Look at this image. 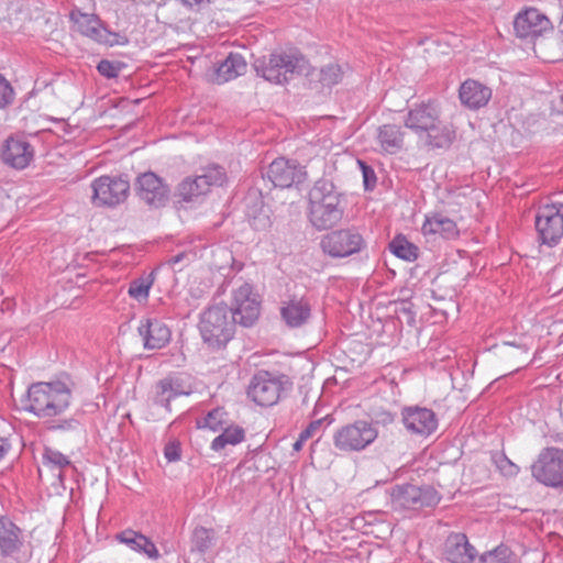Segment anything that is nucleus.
Masks as SVG:
<instances>
[{
    "mask_svg": "<svg viewBox=\"0 0 563 563\" xmlns=\"http://www.w3.org/2000/svg\"><path fill=\"white\" fill-rule=\"evenodd\" d=\"M261 300L250 283H242L232 291V305L218 303L200 316L199 330L203 342L211 350L224 347L233 338L235 324L252 327L258 319Z\"/></svg>",
    "mask_w": 563,
    "mask_h": 563,
    "instance_id": "obj_1",
    "label": "nucleus"
},
{
    "mask_svg": "<svg viewBox=\"0 0 563 563\" xmlns=\"http://www.w3.org/2000/svg\"><path fill=\"white\" fill-rule=\"evenodd\" d=\"M73 388L69 378L33 383L27 388L23 408L43 421L52 420L69 408Z\"/></svg>",
    "mask_w": 563,
    "mask_h": 563,
    "instance_id": "obj_2",
    "label": "nucleus"
},
{
    "mask_svg": "<svg viewBox=\"0 0 563 563\" xmlns=\"http://www.w3.org/2000/svg\"><path fill=\"white\" fill-rule=\"evenodd\" d=\"M308 201V219L319 231L333 228L344 216L342 195L329 179L321 178L314 183Z\"/></svg>",
    "mask_w": 563,
    "mask_h": 563,
    "instance_id": "obj_3",
    "label": "nucleus"
},
{
    "mask_svg": "<svg viewBox=\"0 0 563 563\" xmlns=\"http://www.w3.org/2000/svg\"><path fill=\"white\" fill-rule=\"evenodd\" d=\"M256 74L275 85H284L296 75H310V64L298 49L276 51L253 64Z\"/></svg>",
    "mask_w": 563,
    "mask_h": 563,
    "instance_id": "obj_4",
    "label": "nucleus"
},
{
    "mask_svg": "<svg viewBox=\"0 0 563 563\" xmlns=\"http://www.w3.org/2000/svg\"><path fill=\"white\" fill-rule=\"evenodd\" d=\"M292 379L276 371H257L247 386V397L261 407H272L292 389Z\"/></svg>",
    "mask_w": 563,
    "mask_h": 563,
    "instance_id": "obj_5",
    "label": "nucleus"
},
{
    "mask_svg": "<svg viewBox=\"0 0 563 563\" xmlns=\"http://www.w3.org/2000/svg\"><path fill=\"white\" fill-rule=\"evenodd\" d=\"M33 555L26 531L10 517L0 516V558L5 563H29Z\"/></svg>",
    "mask_w": 563,
    "mask_h": 563,
    "instance_id": "obj_6",
    "label": "nucleus"
},
{
    "mask_svg": "<svg viewBox=\"0 0 563 563\" xmlns=\"http://www.w3.org/2000/svg\"><path fill=\"white\" fill-rule=\"evenodd\" d=\"M389 496L394 511L419 510L424 507H434L440 501L439 493L428 485H396L390 489Z\"/></svg>",
    "mask_w": 563,
    "mask_h": 563,
    "instance_id": "obj_7",
    "label": "nucleus"
},
{
    "mask_svg": "<svg viewBox=\"0 0 563 563\" xmlns=\"http://www.w3.org/2000/svg\"><path fill=\"white\" fill-rule=\"evenodd\" d=\"M377 435L378 430L373 422L357 420L333 433V445L341 452H360L371 445Z\"/></svg>",
    "mask_w": 563,
    "mask_h": 563,
    "instance_id": "obj_8",
    "label": "nucleus"
},
{
    "mask_svg": "<svg viewBox=\"0 0 563 563\" xmlns=\"http://www.w3.org/2000/svg\"><path fill=\"white\" fill-rule=\"evenodd\" d=\"M532 477L548 487L563 488V450L547 446L531 465Z\"/></svg>",
    "mask_w": 563,
    "mask_h": 563,
    "instance_id": "obj_9",
    "label": "nucleus"
},
{
    "mask_svg": "<svg viewBox=\"0 0 563 563\" xmlns=\"http://www.w3.org/2000/svg\"><path fill=\"white\" fill-rule=\"evenodd\" d=\"M91 202L96 207H115L124 202L130 194V181L125 176L103 175L91 183Z\"/></svg>",
    "mask_w": 563,
    "mask_h": 563,
    "instance_id": "obj_10",
    "label": "nucleus"
},
{
    "mask_svg": "<svg viewBox=\"0 0 563 563\" xmlns=\"http://www.w3.org/2000/svg\"><path fill=\"white\" fill-rule=\"evenodd\" d=\"M322 251L333 258H343L360 253L366 247L363 235L355 228L334 230L320 242Z\"/></svg>",
    "mask_w": 563,
    "mask_h": 563,
    "instance_id": "obj_11",
    "label": "nucleus"
},
{
    "mask_svg": "<svg viewBox=\"0 0 563 563\" xmlns=\"http://www.w3.org/2000/svg\"><path fill=\"white\" fill-rule=\"evenodd\" d=\"M227 179L223 167L210 165L202 169V174L195 178H186L178 186V196L183 201H197L205 196L212 186H222Z\"/></svg>",
    "mask_w": 563,
    "mask_h": 563,
    "instance_id": "obj_12",
    "label": "nucleus"
},
{
    "mask_svg": "<svg viewBox=\"0 0 563 563\" xmlns=\"http://www.w3.org/2000/svg\"><path fill=\"white\" fill-rule=\"evenodd\" d=\"M536 229L543 244H558L563 236V203L541 207L536 217Z\"/></svg>",
    "mask_w": 563,
    "mask_h": 563,
    "instance_id": "obj_13",
    "label": "nucleus"
},
{
    "mask_svg": "<svg viewBox=\"0 0 563 563\" xmlns=\"http://www.w3.org/2000/svg\"><path fill=\"white\" fill-rule=\"evenodd\" d=\"M265 176L275 187L289 188L302 183L307 172L297 161L277 157L267 167Z\"/></svg>",
    "mask_w": 563,
    "mask_h": 563,
    "instance_id": "obj_14",
    "label": "nucleus"
},
{
    "mask_svg": "<svg viewBox=\"0 0 563 563\" xmlns=\"http://www.w3.org/2000/svg\"><path fill=\"white\" fill-rule=\"evenodd\" d=\"M401 420L406 430L413 435L428 438L438 429V418L432 409L408 406L401 410Z\"/></svg>",
    "mask_w": 563,
    "mask_h": 563,
    "instance_id": "obj_15",
    "label": "nucleus"
},
{
    "mask_svg": "<svg viewBox=\"0 0 563 563\" xmlns=\"http://www.w3.org/2000/svg\"><path fill=\"white\" fill-rule=\"evenodd\" d=\"M189 386L180 375L170 374L156 382L153 386L150 399L154 406L172 412L170 402L177 397L189 395Z\"/></svg>",
    "mask_w": 563,
    "mask_h": 563,
    "instance_id": "obj_16",
    "label": "nucleus"
},
{
    "mask_svg": "<svg viewBox=\"0 0 563 563\" xmlns=\"http://www.w3.org/2000/svg\"><path fill=\"white\" fill-rule=\"evenodd\" d=\"M135 185L140 199L151 207H162L168 200V186L152 172L140 175Z\"/></svg>",
    "mask_w": 563,
    "mask_h": 563,
    "instance_id": "obj_17",
    "label": "nucleus"
},
{
    "mask_svg": "<svg viewBox=\"0 0 563 563\" xmlns=\"http://www.w3.org/2000/svg\"><path fill=\"white\" fill-rule=\"evenodd\" d=\"M312 306L306 296L289 295L280 301V318L288 328L305 325L311 318Z\"/></svg>",
    "mask_w": 563,
    "mask_h": 563,
    "instance_id": "obj_18",
    "label": "nucleus"
},
{
    "mask_svg": "<svg viewBox=\"0 0 563 563\" xmlns=\"http://www.w3.org/2000/svg\"><path fill=\"white\" fill-rule=\"evenodd\" d=\"M139 335L142 339L145 350H161L172 339L169 327L157 318H144L137 327Z\"/></svg>",
    "mask_w": 563,
    "mask_h": 563,
    "instance_id": "obj_19",
    "label": "nucleus"
},
{
    "mask_svg": "<svg viewBox=\"0 0 563 563\" xmlns=\"http://www.w3.org/2000/svg\"><path fill=\"white\" fill-rule=\"evenodd\" d=\"M69 20L76 25L77 31L98 42L110 43V36H117L115 33L110 32L102 23L99 15L95 13L79 12V10H71L69 12Z\"/></svg>",
    "mask_w": 563,
    "mask_h": 563,
    "instance_id": "obj_20",
    "label": "nucleus"
},
{
    "mask_svg": "<svg viewBox=\"0 0 563 563\" xmlns=\"http://www.w3.org/2000/svg\"><path fill=\"white\" fill-rule=\"evenodd\" d=\"M550 27V20L533 8L518 13L514 21L515 33L520 38H534Z\"/></svg>",
    "mask_w": 563,
    "mask_h": 563,
    "instance_id": "obj_21",
    "label": "nucleus"
},
{
    "mask_svg": "<svg viewBox=\"0 0 563 563\" xmlns=\"http://www.w3.org/2000/svg\"><path fill=\"white\" fill-rule=\"evenodd\" d=\"M441 114L434 102H421L411 107L405 118V126L419 136Z\"/></svg>",
    "mask_w": 563,
    "mask_h": 563,
    "instance_id": "obj_22",
    "label": "nucleus"
},
{
    "mask_svg": "<svg viewBox=\"0 0 563 563\" xmlns=\"http://www.w3.org/2000/svg\"><path fill=\"white\" fill-rule=\"evenodd\" d=\"M492 89L475 79H466L459 89L461 103L470 110L484 108L490 100Z\"/></svg>",
    "mask_w": 563,
    "mask_h": 563,
    "instance_id": "obj_23",
    "label": "nucleus"
},
{
    "mask_svg": "<svg viewBox=\"0 0 563 563\" xmlns=\"http://www.w3.org/2000/svg\"><path fill=\"white\" fill-rule=\"evenodd\" d=\"M476 554L464 533H452L444 542L443 555L450 563H472Z\"/></svg>",
    "mask_w": 563,
    "mask_h": 563,
    "instance_id": "obj_24",
    "label": "nucleus"
},
{
    "mask_svg": "<svg viewBox=\"0 0 563 563\" xmlns=\"http://www.w3.org/2000/svg\"><path fill=\"white\" fill-rule=\"evenodd\" d=\"M418 139L429 148H448L455 140V131L452 125L441 119L440 114Z\"/></svg>",
    "mask_w": 563,
    "mask_h": 563,
    "instance_id": "obj_25",
    "label": "nucleus"
},
{
    "mask_svg": "<svg viewBox=\"0 0 563 563\" xmlns=\"http://www.w3.org/2000/svg\"><path fill=\"white\" fill-rule=\"evenodd\" d=\"M33 156V147L22 139L9 137L2 151L3 162L15 169H23L29 166Z\"/></svg>",
    "mask_w": 563,
    "mask_h": 563,
    "instance_id": "obj_26",
    "label": "nucleus"
},
{
    "mask_svg": "<svg viewBox=\"0 0 563 563\" xmlns=\"http://www.w3.org/2000/svg\"><path fill=\"white\" fill-rule=\"evenodd\" d=\"M423 235H439L444 240H454L460 235L455 221L441 213L427 216L422 224Z\"/></svg>",
    "mask_w": 563,
    "mask_h": 563,
    "instance_id": "obj_27",
    "label": "nucleus"
},
{
    "mask_svg": "<svg viewBox=\"0 0 563 563\" xmlns=\"http://www.w3.org/2000/svg\"><path fill=\"white\" fill-rule=\"evenodd\" d=\"M115 539L129 547L131 550L146 554L150 559H157L159 556L154 542L144 534L132 529L121 531L115 536Z\"/></svg>",
    "mask_w": 563,
    "mask_h": 563,
    "instance_id": "obj_28",
    "label": "nucleus"
},
{
    "mask_svg": "<svg viewBox=\"0 0 563 563\" xmlns=\"http://www.w3.org/2000/svg\"><path fill=\"white\" fill-rule=\"evenodd\" d=\"M246 70L245 58L240 53H230L216 70V82H228L244 75Z\"/></svg>",
    "mask_w": 563,
    "mask_h": 563,
    "instance_id": "obj_29",
    "label": "nucleus"
},
{
    "mask_svg": "<svg viewBox=\"0 0 563 563\" xmlns=\"http://www.w3.org/2000/svg\"><path fill=\"white\" fill-rule=\"evenodd\" d=\"M376 139L382 151L396 154L404 146L405 132L400 125L387 123L378 128Z\"/></svg>",
    "mask_w": 563,
    "mask_h": 563,
    "instance_id": "obj_30",
    "label": "nucleus"
},
{
    "mask_svg": "<svg viewBox=\"0 0 563 563\" xmlns=\"http://www.w3.org/2000/svg\"><path fill=\"white\" fill-rule=\"evenodd\" d=\"M42 464L51 472H57L60 482L64 481V470L71 466V462L62 452L49 446H45L42 452Z\"/></svg>",
    "mask_w": 563,
    "mask_h": 563,
    "instance_id": "obj_31",
    "label": "nucleus"
},
{
    "mask_svg": "<svg viewBox=\"0 0 563 563\" xmlns=\"http://www.w3.org/2000/svg\"><path fill=\"white\" fill-rule=\"evenodd\" d=\"M221 431V434L216 437L210 445L211 450L216 452L221 451L227 445H236L245 439V431L239 426L227 427L225 424Z\"/></svg>",
    "mask_w": 563,
    "mask_h": 563,
    "instance_id": "obj_32",
    "label": "nucleus"
},
{
    "mask_svg": "<svg viewBox=\"0 0 563 563\" xmlns=\"http://www.w3.org/2000/svg\"><path fill=\"white\" fill-rule=\"evenodd\" d=\"M155 282V272L143 274L130 282L128 294L137 302H145L148 299L150 290Z\"/></svg>",
    "mask_w": 563,
    "mask_h": 563,
    "instance_id": "obj_33",
    "label": "nucleus"
},
{
    "mask_svg": "<svg viewBox=\"0 0 563 563\" xmlns=\"http://www.w3.org/2000/svg\"><path fill=\"white\" fill-rule=\"evenodd\" d=\"M390 252L398 258L413 262L418 258L419 249L411 242H409L405 235H396L389 243Z\"/></svg>",
    "mask_w": 563,
    "mask_h": 563,
    "instance_id": "obj_34",
    "label": "nucleus"
},
{
    "mask_svg": "<svg viewBox=\"0 0 563 563\" xmlns=\"http://www.w3.org/2000/svg\"><path fill=\"white\" fill-rule=\"evenodd\" d=\"M197 428L218 432L227 424V412L222 408L210 410L205 417L197 419Z\"/></svg>",
    "mask_w": 563,
    "mask_h": 563,
    "instance_id": "obj_35",
    "label": "nucleus"
},
{
    "mask_svg": "<svg viewBox=\"0 0 563 563\" xmlns=\"http://www.w3.org/2000/svg\"><path fill=\"white\" fill-rule=\"evenodd\" d=\"M481 563H519L515 553L505 545H499L492 551L484 553Z\"/></svg>",
    "mask_w": 563,
    "mask_h": 563,
    "instance_id": "obj_36",
    "label": "nucleus"
},
{
    "mask_svg": "<svg viewBox=\"0 0 563 563\" xmlns=\"http://www.w3.org/2000/svg\"><path fill=\"white\" fill-rule=\"evenodd\" d=\"M213 531L203 527L194 530L191 537V551L206 553L213 543Z\"/></svg>",
    "mask_w": 563,
    "mask_h": 563,
    "instance_id": "obj_37",
    "label": "nucleus"
},
{
    "mask_svg": "<svg viewBox=\"0 0 563 563\" xmlns=\"http://www.w3.org/2000/svg\"><path fill=\"white\" fill-rule=\"evenodd\" d=\"M343 70L340 65L331 63L319 71V81L325 87H332L341 81Z\"/></svg>",
    "mask_w": 563,
    "mask_h": 563,
    "instance_id": "obj_38",
    "label": "nucleus"
},
{
    "mask_svg": "<svg viewBox=\"0 0 563 563\" xmlns=\"http://www.w3.org/2000/svg\"><path fill=\"white\" fill-rule=\"evenodd\" d=\"M492 460L504 476L512 477L519 473V467L504 452H495Z\"/></svg>",
    "mask_w": 563,
    "mask_h": 563,
    "instance_id": "obj_39",
    "label": "nucleus"
},
{
    "mask_svg": "<svg viewBox=\"0 0 563 563\" xmlns=\"http://www.w3.org/2000/svg\"><path fill=\"white\" fill-rule=\"evenodd\" d=\"M45 423H47V430L49 431H74L79 427V421L75 418H68V419H59L56 420L55 418H52V420H44Z\"/></svg>",
    "mask_w": 563,
    "mask_h": 563,
    "instance_id": "obj_40",
    "label": "nucleus"
},
{
    "mask_svg": "<svg viewBox=\"0 0 563 563\" xmlns=\"http://www.w3.org/2000/svg\"><path fill=\"white\" fill-rule=\"evenodd\" d=\"M97 69L99 74L106 78H115L121 71V64L118 62L102 59L98 63Z\"/></svg>",
    "mask_w": 563,
    "mask_h": 563,
    "instance_id": "obj_41",
    "label": "nucleus"
},
{
    "mask_svg": "<svg viewBox=\"0 0 563 563\" xmlns=\"http://www.w3.org/2000/svg\"><path fill=\"white\" fill-rule=\"evenodd\" d=\"M14 100V90L11 84L0 74V109L11 104Z\"/></svg>",
    "mask_w": 563,
    "mask_h": 563,
    "instance_id": "obj_42",
    "label": "nucleus"
},
{
    "mask_svg": "<svg viewBox=\"0 0 563 563\" xmlns=\"http://www.w3.org/2000/svg\"><path fill=\"white\" fill-rule=\"evenodd\" d=\"M357 163L362 170L365 190H373L377 181L374 169L363 161H357Z\"/></svg>",
    "mask_w": 563,
    "mask_h": 563,
    "instance_id": "obj_43",
    "label": "nucleus"
},
{
    "mask_svg": "<svg viewBox=\"0 0 563 563\" xmlns=\"http://www.w3.org/2000/svg\"><path fill=\"white\" fill-rule=\"evenodd\" d=\"M164 456L168 462L179 461L181 457L180 444L178 441L169 442L165 445Z\"/></svg>",
    "mask_w": 563,
    "mask_h": 563,
    "instance_id": "obj_44",
    "label": "nucleus"
},
{
    "mask_svg": "<svg viewBox=\"0 0 563 563\" xmlns=\"http://www.w3.org/2000/svg\"><path fill=\"white\" fill-rule=\"evenodd\" d=\"M323 423L322 419L313 420L311 421L300 433L299 435L301 439L309 440L313 438L317 432L320 430L321 426Z\"/></svg>",
    "mask_w": 563,
    "mask_h": 563,
    "instance_id": "obj_45",
    "label": "nucleus"
},
{
    "mask_svg": "<svg viewBox=\"0 0 563 563\" xmlns=\"http://www.w3.org/2000/svg\"><path fill=\"white\" fill-rule=\"evenodd\" d=\"M75 3L73 4L71 10H79V12H84V10H91L93 11L96 9V0H74Z\"/></svg>",
    "mask_w": 563,
    "mask_h": 563,
    "instance_id": "obj_46",
    "label": "nucleus"
},
{
    "mask_svg": "<svg viewBox=\"0 0 563 563\" xmlns=\"http://www.w3.org/2000/svg\"><path fill=\"white\" fill-rule=\"evenodd\" d=\"M11 450V444L4 438H0V461L8 454Z\"/></svg>",
    "mask_w": 563,
    "mask_h": 563,
    "instance_id": "obj_47",
    "label": "nucleus"
},
{
    "mask_svg": "<svg viewBox=\"0 0 563 563\" xmlns=\"http://www.w3.org/2000/svg\"><path fill=\"white\" fill-rule=\"evenodd\" d=\"M269 223V219L266 217L265 219H257L254 217L253 225L255 229L265 228Z\"/></svg>",
    "mask_w": 563,
    "mask_h": 563,
    "instance_id": "obj_48",
    "label": "nucleus"
},
{
    "mask_svg": "<svg viewBox=\"0 0 563 563\" xmlns=\"http://www.w3.org/2000/svg\"><path fill=\"white\" fill-rule=\"evenodd\" d=\"M306 441L307 440L301 439V437L299 435L298 439L292 444V450L296 451V452H299L302 449V446L306 443Z\"/></svg>",
    "mask_w": 563,
    "mask_h": 563,
    "instance_id": "obj_49",
    "label": "nucleus"
},
{
    "mask_svg": "<svg viewBox=\"0 0 563 563\" xmlns=\"http://www.w3.org/2000/svg\"><path fill=\"white\" fill-rule=\"evenodd\" d=\"M186 5L194 7V5H200L203 0H181Z\"/></svg>",
    "mask_w": 563,
    "mask_h": 563,
    "instance_id": "obj_50",
    "label": "nucleus"
},
{
    "mask_svg": "<svg viewBox=\"0 0 563 563\" xmlns=\"http://www.w3.org/2000/svg\"><path fill=\"white\" fill-rule=\"evenodd\" d=\"M180 260H181V255H176V256H174V257L170 260V263H172V264H176V263L180 262Z\"/></svg>",
    "mask_w": 563,
    "mask_h": 563,
    "instance_id": "obj_51",
    "label": "nucleus"
}]
</instances>
